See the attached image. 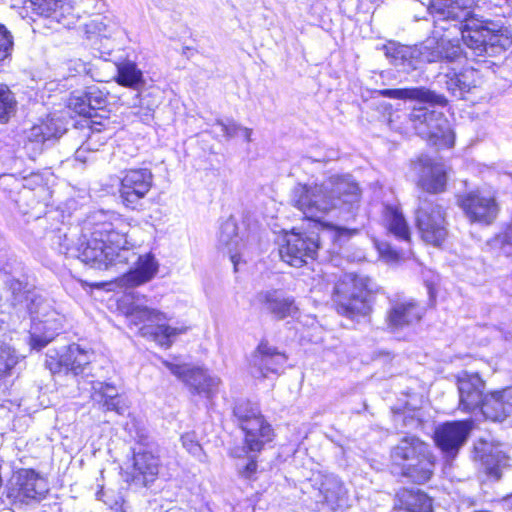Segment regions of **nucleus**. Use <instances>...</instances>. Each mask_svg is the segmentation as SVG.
Masks as SVG:
<instances>
[{"instance_id": "nucleus-29", "label": "nucleus", "mask_w": 512, "mask_h": 512, "mask_svg": "<svg viewBox=\"0 0 512 512\" xmlns=\"http://www.w3.org/2000/svg\"><path fill=\"white\" fill-rule=\"evenodd\" d=\"M51 178L52 174L33 173L26 179L24 187L31 192L35 202L48 205L53 196Z\"/></svg>"}, {"instance_id": "nucleus-36", "label": "nucleus", "mask_w": 512, "mask_h": 512, "mask_svg": "<svg viewBox=\"0 0 512 512\" xmlns=\"http://www.w3.org/2000/svg\"><path fill=\"white\" fill-rule=\"evenodd\" d=\"M512 46V31L509 27L499 26L492 28L488 38L487 51L489 49L495 53H502Z\"/></svg>"}, {"instance_id": "nucleus-14", "label": "nucleus", "mask_w": 512, "mask_h": 512, "mask_svg": "<svg viewBox=\"0 0 512 512\" xmlns=\"http://www.w3.org/2000/svg\"><path fill=\"white\" fill-rule=\"evenodd\" d=\"M93 352L81 348L78 344H70L66 349L53 355H48L46 367L53 374L65 373L74 376L83 373L92 362Z\"/></svg>"}, {"instance_id": "nucleus-47", "label": "nucleus", "mask_w": 512, "mask_h": 512, "mask_svg": "<svg viewBox=\"0 0 512 512\" xmlns=\"http://www.w3.org/2000/svg\"><path fill=\"white\" fill-rule=\"evenodd\" d=\"M48 139L47 134L43 131L42 125H33L31 128L30 140L34 142H45Z\"/></svg>"}, {"instance_id": "nucleus-44", "label": "nucleus", "mask_w": 512, "mask_h": 512, "mask_svg": "<svg viewBox=\"0 0 512 512\" xmlns=\"http://www.w3.org/2000/svg\"><path fill=\"white\" fill-rule=\"evenodd\" d=\"M13 48V38L5 25L0 23V62L6 59Z\"/></svg>"}, {"instance_id": "nucleus-28", "label": "nucleus", "mask_w": 512, "mask_h": 512, "mask_svg": "<svg viewBox=\"0 0 512 512\" xmlns=\"http://www.w3.org/2000/svg\"><path fill=\"white\" fill-rule=\"evenodd\" d=\"M478 460L484 474L496 481L501 479L503 469L509 466V456L497 448H489L481 452Z\"/></svg>"}, {"instance_id": "nucleus-2", "label": "nucleus", "mask_w": 512, "mask_h": 512, "mask_svg": "<svg viewBox=\"0 0 512 512\" xmlns=\"http://www.w3.org/2000/svg\"><path fill=\"white\" fill-rule=\"evenodd\" d=\"M89 225V235L79 248V259L97 267L121 262L120 252L131 246L130 221L120 213L100 212L92 217Z\"/></svg>"}, {"instance_id": "nucleus-43", "label": "nucleus", "mask_w": 512, "mask_h": 512, "mask_svg": "<svg viewBox=\"0 0 512 512\" xmlns=\"http://www.w3.org/2000/svg\"><path fill=\"white\" fill-rule=\"evenodd\" d=\"M413 100H417L423 103H429L431 105H438L442 107L448 105V100L444 95L437 94L431 90L422 87H414Z\"/></svg>"}, {"instance_id": "nucleus-35", "label": "nucleus", "mask_w": 512, "mask_h": 512, "mask_svg": "<svg viewBox=\"0 0 512 512\" xmlns=\"http://www.w3.org/2000/svg\"><path fill=\"white\" fill-rule=\"evenodd\" d=\"M20 355L16 349L0 340V381L9 377L13 369L19 364Z\"/></svg>"}, {"instance_id": "nucleus-8", "label": "nucleus", "mask_w": 512, "mask_h": 512, "mask_svg": "<svg viewBox=\"0 0 512 512\" xmlns=\"http://www.w3.org/2000/svg\"><path fill=\"white\" fill-rule=\"evenodd\" d=\"M49 493L47 479L33 468L16 470L7 487L6 496L12 505H31L46 499Z\"/></svg>"}, {"instance_id": "nucleus-12", "label": "nucleus", "mask_w": 512, "mask_h": 512, "mask_svg": "<svg viewBox=\"0 0 512 512\" xmlns=\"http://www.w3.org/2000/svg\"><path fill=\"white\" fill-rule=\"evenodd\" d=\"M138 320L144 324L141 327L142 334L149 336L156 344L168 349L172 346L174 339L188 331L187 326L172 327L164 321L166 315L158 310L148 307H136L133 309Z\"/></svg>"}, {"instance_id": "nucleus-15", "label": "nucleus", "mask_w": 512, "mask_h": 512, "mask_svg": "<svg viewBox=\"0 0 512 512\" xmlns=\"http://www.w3.org/2000/svg\"><path fill=\"white\" fill-rule=\"evenodd\" d=\"M470 426L467 421H449L437 426L433 432L435 446L449 458H455L465 443Z\"/></svg>"}, {"instance_id": "nucleus-4", "label": "nucleus", "mask_w": 512, "mask_h": 512, "mask_svg": "<svg viewBox=\"0 0 512 512\" xmlns=\"http://www.w3.org/2000/svg\"><path fill=\"white\" fill-rule=\"evenodd\" d=\"M436 464L430 444L416 435L403 436L389 451L390 472L416 485L432 479Z\"/></svg>"}, {"instance_id": "nucleus-21", "label": "nucleus", "mask_w": 512, "mask_h": 512, "mask_svg": "<svg viewBox=\"0 0 512 512\" xmlns=\"http://www.w3.org/2000/svg\"><path fill=\"white\" fill-rule=\"evenodd\" d=\"M261 306L276 320L295 318L299 315V307L293 297H282L277 290L258 294Z\"/></svg>"}, {"instance_id": "nucleus-23", "label": "nucleus", "mask_w": 512, "mask_h": 512, "mask_svg": "<svg viewBox=\"0 0 512 512\" xmlns=\"http://www.w3.org/2000/svg\"><path fill=\"white\" fill-rule=\"evenodd\" d=\"M254 358L262 376L267 377L269 373H278L287 360V355L263 338L255 348Z\"/></svg>"}, {"instance_id": "nucleus-49", "label": "nucleus", "mask_w": 512, "mask_h": 512, "mask_svg": "<svg viewBox=\"0 0 512 512\" xmlns=\"http://www.w3.org/2000/svg\"><path fill=\"white\" fill-rule=\"evenodd\" d=\"M229 455H230V457H232V458H238V457H239L237 454H235V453H233V452H230V453H229Z\"/></svg>"}, {"instance_id": "nucleus-42", "label": "nucleus", "mask_w": 512, "mask_h": 512, "mask_svg": "<svg viewBox=\"0 0 512 512\" xmlns=\"http://www.w3.org/2000/svg\"><path fill=\"white\" fill-rule=\"evenodd\" d=\"M375 247L379 258L387 263L397 264L405 260V253L388 242H378Z\"/></svg>"}, {"instance_id": "nucleus-41", "label": "nucleus", "mask_w": 512, "mask_h": 512, "mask_svg": "<svg viewBox=\"0 0 512 512\" xmlns=\"http://www.w3.org/2000/svg\"><path fill=\"white\" fill-rule=\"evenodd\" d=\"M67 108L78 116L92 118L85 91L72 92L67 100Z\"/></svg>"}, {"instance_id": "nucleus-25", "label": "nucleus", "mask_w": 512, "mask_h": 512, "mask_svg": "<svg viewBox=\"0 0 512 512\" xmlns=\"http://www.w3.org/2000/svg\"><path fill=\"white\" fill-rule=\"evenodd\" d=\"M158 268L159 265L152 253L139 255L134 267L123 274L122 281L128 287H138L153 279Z\"/></svg>"}, {"instance_id": "nucleus-6", "label": "nucleus", "mask_w": 512, "mask_h": 512, "mask_svg": "<svg viewBox=\"0 0 512 512\" xmlns=\"http://www.w3.org/2000/svg\"><path fill=\"white\" fill-rule=\"evenodd\" d=\"M232 416L242 433V445L246 453H261L276 439V431L264 415L260 405L250 399L234 403Z\"/></svg>"}, {"instance_id": "nucleus-17", "label": "nucleus", "mask_w": 512, "mask_h": 512, "mask_svg": "<svg viewBox=\"0 0 512 512\" xmlns=\"http://www.w3.org/2000/svg\"><path fill=\"white\" fill-rule=\"evenodd\" d=\"M512 413V385L487 392L479 413L485 421L501 423Z\"/></svg>"}, {"instance_id": "nucleus-5", "label": "nucleus", "mask_w": 512, "mask_h": 512, "mask_svg": "<svg viewBox=\"0 0 512 512\" xmlns=\"http://www.w3.org/2000/svg\"><path fill=\"white\" fill-rule=\"evenodd\" d=\"M375 293L370 277L344 273L334 283L331 293L332 305L340 316L357 320L372 313Z\"/></svg>"}, {"instance_id": "nucleus-13", "label": "nucleus", "mask_w": 512, "mask_h": 512, "mask_svg": "<svg viewBox=\"0 0 512 512\" xmlns=\"http://www.w3.org/2000/svg\"><path fill=\"white\" fill-rule=\"evenodd\" d=\"M458 393L457 409L466 414H478L488 391L486 380L478 372L462 371L455 376Z\"/></svg>"}, {"instance_id": "nucleus-46", "label": "nucleus", "mask_w": 512, "mask_h": 512, "mask_svg": "<svg viewBox=\"0 0 512 512\" xmlns=\"http://www.w3.org/2000/svg\"><path fill=\"white\" fill-rule=\"evenodd\" d=\"M182 446L191 454L199 455L203 452V448L196 439L193 432H186L181 436Z\"/></svg>"}, {"instance_id": "nucleus-37", "label": "nucleus", "mask_w": 512, "mask_h": 512, "mask_svg": "<svg viewBox=\"0 0 512 512\" xmlns=\"http://www.w3.org/2000/svg\"><path fill=\"white\" fill-rule=\"evenodd\" d=\"M321 216H316L314 219H308L309 221L314 222L321 229L328 230L332 233V241L335 243H340L341 241L348 240L353 236L358 234L357 228H346L342 226H338L328 221H323L320 218Z\"/></svg>"}, {"instance_id": "nucleus-31", "label": "nucleus", "mask_w": 512, "mask_h": 512, "mask_svg": "<svg viewBox=\"0 0 512 512\" xmlns=\"http://www.w3.org/2000/svg\"><path fill=\"white\" fill-rule=\"evenodd\" d=\"M88 119L89 133L86 138L87 149L96 150L98 146L104 145L109 138V117L107 115L98 114V117Z\"/></svg>"}, {"instance_id": "nucleus-3", "label": "nucleus", "mask_w": 512, "mask_h": 512, "mask_svg": "<svg viewBox=\"0 0 512 512\" xmlns=\"http://www.w3.org/2000/svg\"><path fill=\"white\" fill-rule=\"evenodd\" d=\"M362 202V189L349 176H337L328 191L321 184L299 185L294 191L293 206L304 219L323 216L334 209L345 213L356 212Z\"/></svg>"}, {"instance_id": "nucleus-7", "label": "nucleus", "mask_w": 512, "mask_h": 512, "mask_svg": "<svg viewBox=\"0 0 512 512\" xmlns=\"http://www.w3.org/2000/svg\"><path fill=\"white\" fill-rule=\"evenodd\" d=\"M153 184L154 176L149 168L133 167L123 170L118 184L122 207L130 212L145 211L147 196Z\"/></svg>"}, {"instance_id": "nucleus-32", "label": "nucleus", "mask_w": 512, "mask_h": 512, "mask_svg": "<svg viewBox=\"0 0 512 512\" xmlns=\"http://www.w3.org/2000/svg\"><path fill=\"white\" fill-rule=\"evenodd\" d=\"M101 397L99 403L103 412H115L118 415H123L127 405L122 396L116 392L114 386L105 384L99 390Z\"/></svg>"}, {"instance_id": "nucleus-48", "label": "nucleus", "mask_w": 512, "mask_h": 512, "mask_svg": "<svg viewBox=\"0 0 512 512\" xmlns=\"http://www.w3.org/2000/svg\"><path fill=\"white\" fill-rule=\"evenodd\" d=\"M48 343V339L38 335H34L30 338V346L32 349L41 350L42 348L46 347Z\"/></svg>"}, {"instance_id": "nucleus-33", "label": "nucleus", "mask_w": 512, "mask_h": 512, "mask_svg": "<svg viewBox=\"0 0 512 512\" xmlns=\"http://www.w3.org/2000/svg\"><path fill=\"white\" fill-rule=\"evenodd\" d=\"M17 110L18 101L15 93L6 83L0 82V124H8Z\"/></svg>"}, {"instance_id": "nucleus-22", "label": "nucleus", "mask_w": 512, "mask_h": 512, "mask_svg": "<svg viewBox=\"0 0 512 512\" xmlns=\"http://www.w3.org/2000/svg\"><path fill=\"white\" fill-rule=\"evenodd\" d=\"M383 227L388 234L399 241L412 242V231L409 223L398 205L387 204L382 210Z\"/></svg>"}, {"instance_id": "nucleus-39", "label": "nucleus", "mask_w": 512, "mask_h": 512, "mask_svg": "<svg viewBox=\"0 0 512 512\" xmlns=\"http://www.w3.org/2000/svg\"><path fill=\"white\" fill-rule=\"evenodd\" d=\"M257 453H250L246 462L237 468V476L246 483L252 484L258 480L261 472Z\"/></svg>"}, {"instance_id": "nucleus-10", "label": "nucleus", "mask_w": 512, "mask_h": 512, "mask_svg": "<svg viewBox=\"0 0 512 512\" xmlns=\"http://www.w3.org/2000/svg\"><path fill=\"white\" fill-rule=\"evenodd\" d=\"M456 204L470 224L490 226L496 221L500 212L496 197L485 194L480 189L459 194L456 198Z\"/></svg>"}, {"instance_id": "nucleus-45", "label": "nucleus", "mask_w": 512, "mask_h": 512, "mask_svg": "<svg viewBox=\"0 0 512 512\" xmlns=\"http://www.w3.org/2000/svg\"><path fill=\"white\" fill-rule=\"evenodd\" d=\"M377 94L382 97L400 99V100H413L414 87L413 88H396V89H381L377 91Z\"/></svg>"}, {"instance_id": "nucleus-16", "label": "nucleus", "mask_w": 512, "mask_h": 512, "mask_svg": "<svg viewBox=\"0 0 512 512\" xmlns=\"http://www.w3.org/2000/svg\"><path fill=\"white\" fill-rule=\"evenodd\" d=\"M423 316L424 309L419 301H394L386 312L385 323L391 332H396L418 324Z\"/></svg>"}, {"instance_id": "nucleus-18", "label": "nucleus", "mask_w": 512, "mask_h": 512, "mask_svg": "<svg viewBox=\"0 0 512 512\" xmlns=\"http://www.w3.org/2000/svg\"><path fill=\"white\" fill-rule=\"evenodd\" d=\"M393 512H435L434 498L414 487H401L393 496Z\"/></svg>"}, {"instance_id": "nucleus-38", "label": "nucleus", "mask_w": 512, "mask_h": 512, "mask_svg": "<svg viewBox=\"0 0 512 512\" xmlns=\"http://www.w3.org/2000/svg\"><path fill=\"white\" fill-rule=\"evenodd\" d=\"M84 91L89 104L91 117H98L97 111H105L108 105L107 94L95 85L86 87Z\"/></svg>"}, {"instance_id": "nucleus-9", "label": "nucleus", "mask_w": 512, "mask_h": 512, "mask_svg": "<svg viewBox=\"0 0 512 512\" xmlns=\"http://www.w3.org/2000/svg\"><path fill=\"white\" fill-rule=\"evenodd\" d=\"M321 247L318 234H309L292 228L286 232L278 247L279 257L285 264L302 268L317 259Z\"/></svg>"}, {"instance_id": "nucleus-30", "label": "nucleus", "mask_w": 512, "mask_h": 512, "mask_svg": "<svg viewBox=\"0 0 512 512\" xmlns=\"http://www.w3.org/2000/svg\"><path fill=\"white\" fill-rule=\"evenodd\" d=\"M114 80L118 85L130 89H137L144 84L143 73L133 61L117 63Z\"/></svg>"}, {"instance_id": "nucleus-26", "label": "nucleus", "mask_w": 512, "mask_h": 512, "mask_svg": "<svg viewBox=\"0 0 512 512\" xmlns=\"http://www.w3.org/2000/svg\"><path fill=\"white\" fill-rule=\"evenodd\" d=\"M492 21H474L473 17L462 27V37L465 44L480 53H487L488 38L491 32Z\"/></svg>"}, {"instance_id": "nucleus-40", "label": "nucleus", "mask_w": 512, "mask_h": 512, "mask_svg": "<svg viewBox=\"0 0 512 512\" xmlns=\"http://www.w3.org/2000/svg\"><path fill=\"white\" fill-rule=\"evenodd\" d=\"M427 145L436 150L450 149L455 144V137L449 129H438L430 132L426 137Z\"/></svg>"}, {"instance_id": "nucleus-24", "label": "nucleus", "mask_w": 512, "mask_h": 512, "mask_svg": "<svg viewBox=\"0 0 512 512\" xmlns=\"http://www.w3.org/2000/svg\"><path fill=\"white\" fill-rule=\"evenodd\" d=\"M318 497L321 507L336 511L345 505L348 491L340 480L326 477L319 484Z\"/></svg>"}, {"instance_id": "nucleus-11", "label": "nucleus", "mask_w": 512, "mask_h": 512, "mask_svg": "<svg viewBox=\"0 0 512 512\" xmlns=\"http://www.w3.org/2000/svg\"><path fill=\"white\" fill-rule=\"evenodd\" d=\"M163 365L189 389L191 394L212 399L220 380L212 377L206 369L186 363H174L164 360Z\"/></svg>"}, {"instance_id": "nucleus-20", "label": "nucleus", "mask_w": 512, "mask_h": 512, "mask_svg": "<svg viewBox=\"0 0 512 512\" xmlns=\"http://www.w3.org/2000/svg\"><path fill=\"white\" fill-rule=\"evenodd\" d=\"M160 466L158 456L151 451L143 450L133 453L130 481L147 486L157 479Z\"/></svg>"}, {"instance_id": "nucleus-19", "label": "nucleus", "mask_w": 512, "mask_h": 512, "mask_svg": "<svg viewBox=\"0 0 512 512\" xmlns=\"http://www.w3.org/2000/svg\"><path fill=\"white\" fill-rule=\"evenodd\" d=\"M475 6V0H431L428 12L436 21H469Z\"/></svg>"}, {"instance_id": "nucleus-27", "label": "nucleus", "mask_w": 512, "mask_h": 512, "mask_svg": "<svg viewBox=\"0 0 512 512\" xmlns=\"http://www.w3.org/2000/svg\"><path fill=\"white\" fill-rule=\"evenodd\" d=\"M446 88L452 94L463 97L479 83V72L473 67H466L460 71L451 70L445 75Z\"/></svg>"}, {"instance_id": "nucleus-34", "label": "nucleus", "mask_w": 512, "mask_h": 512, "mask_svg": "<svg viewBox=\"0 0 512 512\" xmlns=\"http://www.w3.org/2000/svg\"><path fill=\"white\" fill-rule=\"evenodd\" d=\"M30 2L34 14L40 17L52 18L57 22H60L63 17L62 10L64 7L68 6L63 0H30Z\"/></svg>"}, {"instance_id": "nucleus-50", "label": "nucleus", "mask_w": 512, "mask_h": 512, "mask_svg": "<svg viewBox=\"0 0 512 512\" xmlns=\"http://www.w3.org/2000/svg\"><path fill=\"white\" fill-rule=\"evenodd\" d=\"M506 242H507L506 240H502L501 245H504Z\"/></svg>"}, {"instance_id": "nucleus-1", "label": "nucleus", "mask_w": 512, "mask_h": 512, "mask_svg": "<svg viewBox=\"0 0 512 512\" xmlns=\"http://www.w3.org/2000/svg\"><path fill=\"white\" fill-rule=\"evenodd\" d=\"M409 167L416 174L415 187L421 193L413 212L419 239L427 246L442 249L448 242L447 207L431 195L448 190L451 167L443 160L420 154L410 160Z\"/></svg>"}]
</instances>
